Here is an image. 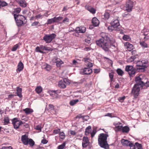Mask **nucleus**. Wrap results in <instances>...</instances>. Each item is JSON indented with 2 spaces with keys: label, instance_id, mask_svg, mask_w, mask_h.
<instances>
[{
  "label": "nucleus",
  "instance_id": "obj_35",
  "mask_svg": "<svg viewBox=\"0 0 149 149\" xmlns=\"http://www.w3.org/2000/svg\"><path fill=\"white\" fill-rule=\"evenodd\" d=\"M123 126H117L115 127V130L116 132L122 131Z\"/></svg>",
  "mask_w": 149,
  "mask_h": 149
},
{
  "label": "nucleus",
  "instance_id": "obj_61",
  "mask_svg": "<svg viewBox=\"0 0 149 149\" xmlns=\"http://www.w3.org/2000/svg\"><path fill=\"white\" fill-rule=\"evenodd\" d=\"M91 39L90 38L88 37L85 39V41L88 43H89L91 42Z\"/></svg>",
  "mask_w": 149,
  "mask_h": 149
},
{
  "label": "nucleus",
  "instance_id": "obj_32",
  "mask_svg": "<svg viewBox=\"0 0 149 149\" xmlns=\"http://www.w3.org/2000/svg\"><path fill=\"white\" fill-rule=\"evenodd\" d=\"M63 63V62L61 60L60 58L58 59V61L56 63V66L57 67H60L61 65Z\"/></svg>",
  "mask_w": 149,
  "mask_h": 149
},
{
  "label": "nucleus",
  "instance_id": "obj_52",
  "mask_svg": "<svg viewBox=\"0 0 149 149\" xmlns=\"http://www.w3.org/2000/svg\"><path fill=\"white\" fill-rule=\"evenodd\" d=\"M135 57L134 56H131L130 57L127 59V61L129 62H131L134 61L136 59Z\"/></svg>",
  "mask_w": 149,
  "mask_h": 149
},
{
  "label": "nucleus",
  "instance_id": "obj_60",
  "mask_svg": "<svg viewBox=\"0 0 149 149\" xmlns=\"http://www.w3.org/2000/svg\"><path fill=\"white\" fill-rule=\"evenodd\" d=\"M60 129H57L54 130L53 131V133L56 134H57L60 133Z\"/></svg>",
  "mask_w": 149,
  "mask_h": 149
},
{
  "label": "nucleus",
  "instance_id": "obj_6",
  "mask_svg": "<svg viewBox=\"0 0 149 149\" xmlns=\"http://www.w3.org/2000/svg\"><path fill=\"white\" fill-rule=\"evenodd\" d=\"M125 70L128 72L130 77H133L134 76L136 73V69L132 66L127 65L125 67Z\"/></svg>",
  "mask_w": 149,
  "mask_h": 149
},
{
  "label": "nucleus",
  "instance_id": "obj_43",
  "mask_svg": "<svg viewBox=\"0 0 149 149\" xmlns=\"http://www.w3.org/2000/svg\"><path fill=\"white\" fill-rule=\"evenodd\" d=\"M59 136L60 138L62 139H64L65 136V135L63 132H60Z\"/></svg>",
  "mask_w": 149,
  "mask_h": 149
},
{
  "label": "nucleus",
  "instance_id": "obj_58",
  "mask_svg": "<svg viewBox=\"0 0 149 149\" xmlns=\"http://www.w3.org/2000/svg\"><path fill=\"white\" fill-rule=\"evenodd\" d=\"M109 77L110 78L111 81V82L113 81V75L112 73H109Z\"/></svg>",
  "mask_w": 149,
  "mask_h": 149
},
{
  "label": "nucleus",
  "instance_id": "obj_45",
  "mask_svg": "<svg viewBox=\"0 0 149 149\" xmlns=\"http://www.w3.org/2000/svg\"><path fill=\"white\" fill-rule=\"evenodd\" d=\"M140 44L141 46L144 48H147L148 47L147 44L143 41L140 42Z\"/></svg>",
  "mask_w": 149,
  "mask_h": 149
},
{
  "label": "nucleus",
  "instance_id": "obj_18",
  "mask_svg": "<svg viewBox=\"0 0 149 149\" xmlns=\"http://www.w3.org/2000/svg\"><path fill=\"white\" fill-rule=\"evenodd\" d=\"M92 72V70L89 68H85L83 70V73L84 74H89Z\"/></svg>",
  "mask_w": 149,
  "mask_h": 149
},
{
  "label": "nucleus",
  "instance_id": "obj_47",
  "mask_svg": "<svg viewBox=\"0 0 149 149\" xmlns=\"http://www.w3.org/2000/svg\"><path fill=\"white\" fill-rule=\"evenodd\" d=\"M31 25L32 26H41L40 23L38 21H35L31 24Z\"/></svg>",
  "mask_w": 149,
  "mask_h": 149
},
{
  "label": "nucleus",
  "instance_id": "obj_64",
  "mask_svg": "<svg viewBox=\"0 0 149 149\" xmlns=\"http://www.w3.org/2000/svg\"><path fill=\"white\" fill-rule=\"evenodd\" d=\"M86 65L88 67V68H89L93 66V63L90 62H89L87 64H86Z\"/></svg>",
  "mask_w": 149,
  "mask_h": 149
},
{
  "label": "nucleus",
  "instance_id": "obj_9",
  "mask_svg": "<svg viewBox=\"0 0 149 149\" xmlns=\"http://www.w3.org/2000/svg\"><path fill=\"white\" fill-rule=\"evenodd\" d=\"M140 91V87L137 85H135L131 93L133 94L134 98H136L139 94Z\"/></svg>",
  "mask_w": 149,
  "mask_h": 149
},
{
  "label": "nucleus",
  "instance_id": "obj_20",
  "mask_svg": "<svg viewBox=\"0 0 149 149\" xmlns=\"http://www.w3.org/2000/svg\"><path fill=\"white\" fill-rule=\"evenodd\" d=\"M136 66L137 69H144L146 67V66L142 64V62L140 61H138L137 62Z\"/></svg>",
  "mask_w": 149,
  "mask_h": 149
},
{
  "label": "nucleus",
  "instance_id": "obj_62",
  "mask_svg": "<svg viewBox=\"0 0 149 149\" xmlns=\"http://www.w3.org/2000/svg\"><path fill=\"white\" fill-rule=\"evenodd\" d=\"M130 147V149H136V146L135 145H134V144L131 143L130 144V145L129 146Z\"/></svg>",
  "mask_w": 149,
  "mask_h": 149
},
{
  "label": "nucleus",
  "instance_id": "obj_37",
  "mask_svg": "<svg viewBox=\"0 0 149 149\" xmlns=\"http://www.w3.org/2000/svg\"><path fill=\"white\" fill-rule=\"evenodd\" d=\"M54 22H55V20L54 17L53 18L48 19L47 21V24H51L52 23Z\"/></svg>",
  "mask_w": 149,
  "mask_h": 149
},
{
  "label": "nucleus",
  "instance_id": "obj_11",
  "mask_svg": "<svg viewBox=\"0 0 149 149\" xmlns=\"http://www.w3.org/2000/svg\"><path fill=\"white\" fill-rule=\"evenodd\" d=\"M86 29L84 26H80L77 27L75 31L78 33H84L86 31Z\"/></svg>",
  "mask_w": 149,
  "mask_h": 149
},
{
  "label": "nucleus",
  "instance_id": "obj_13",
  "mask_svg": "<svg viewBox=\"0 0 149 149\" xmlns=\"http://www.w3.org/2000/svg\"><path fill=\"white\" fill-rule=\"evenodd\" d=\"M29 139L26 134L22 135L21 137V140L23 144L25 145L28 144V141Z\"/></svg>",
  "mask_w": 149,
  "mask_h": 149
},
{
  "label": "nucleus",
  "instance_id": "obj_10",
  "mask_svg": "<svg viewBox=\"0 0 149 149\" xmlns=\"http://www.w3.org/2000/svg\"><path fill=\"white\" fill-rule=\"evenodd\" d=\"M133 2L130 0H128L126 2L125 8V10L127 12H130L133 6Z\"/></svg>",
  "mask_w": 149,
  "mask_h": 149
},
{
  "label": "nucleus",
  "instance_id": "obj_30",
  "mask_svg": "<svg viewBox=\"0 0 149 149\" xmlns=\"http://www.w3.org/2000/svg\"><path fill=\"white\" fill-rule=\"evenodd\" d=\"M42 90V89L41 86H38L35 89V91L37 93H40Z\"/></svg>",
  "mask_w": 149,
  "mask_h": 149
},
{
  "label": "nucleus",
  "instance_id": "obj_5",
  "mask_svg": "<svg viewBox=\"0 0 149 149\" xmlns=\"http://www.w3.org/2000/svg\"><path fill=\"white\" fill-rule=\"evenodd\" d=\"M56 35L54 33L45 34L43 37V40L47 43H50L56 37Z\"/></svg>",
  "mask_w": 149,
  "mask_h": 149
},
{
  "label": "nucleus",
  "instance_id": "obj_42",
  "mask_svg": "<svg viewBox=\"0 0 149 149\" xmlns=\"http://www.w3.org/2000/svg\"><path fill=\"white\" fill-rule=\"evenodd\" d=\"M44 66H45L44 67L45 69L47 71H49L52 69V66L46 64L44 65Z\"/></svg>",
  "mask_w": 149,
  "mask_h": 149
},
{
  "label": "nucleus",
  "instance_id": "obj_12",
  "mask_svg": "<svg viewBox=\"0 0 149 149\" xmlns=\"http://www.w3.org/2000/svg\"><path fill=\"white\" fill-rule=\"evenodd\" d=\"M89 141L87 136H84L83 138L82 146L83 148H86L89 144Z\"/></svg>",
  "mask_w": 149,
  "mask_h": 149
},
{
  "label": "nucleus",
  "instance_id": "obj_29",
  "mask_svg": "<svg viewBox=\"0 0 149 149\" xmlns=\"http://www.w3.org/2000/svg\"><path fill=\"white\" fill-rule=\"evenodd\" d=\"M130 130L129 128L127 126H125L123 127L122 132H123L127 133Z\"/></svg>",
  "mask_w": 149,
  "mask_h": 149
},
{
  "label": "nucleus",
  "instance_id": "obj_8",
  "mask_svg": "<svg viewBox=\"0 0 149 149\" xmlns=\"http://www.w3.org/2000/svg\"><path fill=\"white\" fill-rule=\"evenodd\" d=\"M12 123L13 124L14 128L17 129L20 125L24 124V122L18 120L17 118H14L12 120Z\"/></svg>",
  "mask_w": 149,
  "mask_h": 149
},
{
  "label": "nucleus",
  "instance_id": "obj_50",
  "mask_svg": "<svg viewBox=\"0 0 149 149\" xmlns=\"http://www.w3.org/2000/svg\"><path fill=\"white\" fill-rule=\"evenodd\" d=\"M97 132L96 129L94 128L93 129L92 132L91 133V137L93 138L95 136Z\"/></svg>",
  "mask_w": 149,
  "mask_h": 149
},
{
  "label": "nucleus",
  "instance_id": "obj_27",
  "mask_svg": "<svg viewBox=\"0 0 149 149\" xmlns=\"http://www.w3.org/2000/svg\"><path fill=\"white\" fill-rule=\"evenodd\" d=\"M54 110V106L52 104H50L48 105V107L47 108H46V110H47L49 111H50Z\"/></svg>",
  "mask_w": 149,
  "mask_h": 149
},
{
  "label": "nucleus",
  "instance_id": "obj_23",
  "mask_svg": "<svg viewBox=\"0 0 149 149\" xmlns=\"http://www.w3.org/2000/svg\"><path fill=\"white\" fill-rule=\"evenodd\" d=\"M23 111L27 115L30 114L33 112V110L32 109L29 108H26L23 109Z\"/></svg>",
  "mask_w": 149,
  "mask_h": 149
},
{
  "label": "nucleus",
  "instance_id": "obj_1",
  "mask_svg": "<svg viewBox=\"0 0 149 149\" xmlns=\"http://www.w3.org/2000/svg\"><path fill=\"white\" fill-rule=\"evenodd\" d=\"M102 38L96 41V43L97 45L106 52L109 51L110 47H115L113 44L115 42L114 39H111L109 37V35L107 33L102 32L100 34Z\"/></svg>",
  "mask_w": 149,
  "mask_h": 149
},
{
  "label": "nucleus",
  "instance_id": "obj_31",
  "mask_svg": "<svg viewBox=\"0 0 149 149\" xmlns=\"http://www.w3.org/2000/svg\"><path fill=\"white\" fill-rule=\"evenodd\" d=\"M55 20V22L60 23L59 22L62 20L63 19V17H62L59 16L58 17H54Z\"/></svg>",
  "mask_w": 149,
  "mask_h": 149
},
{
  "label": "nucleus",
  "instance_id": "obj_41",
  "mask_svg": "<svg viewBox=\"0 0 149 149\" xmlns=\"http://www.w3.org/2000/svg\"><path fill=\"white\" fill-rule=\"evenodd\" d=\"M145 83L141 81V79L138 82L136 83V84L135 85H137L138 86H141L144 85Z\"/></svg>",
  "mask_w": 149,
  "mask_h": 149
},
{
  "label": "nucleus",
  "instance_id": "obj_48",
  "mask_svg": "<svg viewBox=\"0 0 149 149\" xmlns=\"http://www.w3.org/2000/svg\"><path fill=\"white\" fill-rule=\"evenodd\" d=\"M40 49H41V50H48V51H50V49H48V47H46L45 46L42 45H41L40 46Z\"/></svg>",
  "mask_w": 149,
  "mask_h": 149
},
{
  "label": "nucleus",
  "instance_id": "obj_26",
  "mask_svg": "<svg viewBox=\"0 0 149 149\" xmlns=\"http://www.w3.org/2000/svg\"><path fill=\"white\" fill-rule=\"evenodd\" d=\"M91 126H89L87 127L85 130V134L86 136H88L91 132Z\"/></svg>",
  "mask_w": 149,
  "mask_h": 149
},
{
  "label": "nucleus",
  "instance_id": "obj_36",
  "mask_svg": "<svg viewBox=\"0 0 149 149\" xmlns=\"http://www.w3.org/2000/svg\"><path fill=\"white\" fill-rule=\"evenodd\" d=\"M9 118L8 116L5 117L4 118L3 121L5 125H7L10 123Z\"/></svg>",
  "mask_w": 149,
  "mask_h": 149
},
{
  "label": "nucleus",
  "instance_id": "obj_53",
  "mask_svg": "<svg viewBox=\"0 0 149 149\" xmlns=\"http://www.w3.org/2000/svg\"><path fill=\"white\" fill-rule=\"evenodd\" d=\"M136 148L137 149H141L142 148V146L141 144L138 143H135Z\"/></svg>",
  "mask_w": 149,
  "mask_h": 149
},
{
  "label": "nucleus",
  "instance_id": "obj_4",
  "mask_svg": "<svg viewBox=\"0 0 149 149\" xmlns=\"http://www.w3.org/2000/svg\"><path fill=\"white\" fill-rule=\"evenodd\" d=\"M111 26H109L108 28V29L112 31L113 30H116L118 28H119L120 26L119 21L117 18L114 19L111 22Z\"/></svg>",
  "mask_w": 149,
  "mask_h": 149
},
{
  "label": "nucleus",
  "instance_id": "obj_24",
  "mask_svg": "<svg viewBox=\"0 0 149 149\" xmlns=\"http://www.w3.org/2000/svg\"><path fill=\"white\" fill-rule=\"evenodd\" d=\"M22 89L19 87L17 88V95L19 97L21 98L22 97Z\"/></svg>",
  "mask_w": 149,
  "mask_h": 149
},
{
  "label": "nucleus",
  "instance_id": "obj_44",
  "mask_svg": "<svg viewBox=\"0 0 149 149\" xmlns=\"http://www.w3.org/2000/svg\"><path fill=\"white\" fill-rule=\"evenodd\" d=\"M78 102L79 100L78 99L72 100L70 102V105L73 106Z\"/></svg>",
  "mask_w": 149,
  "mask_h": 149
},
{
  "label": "nucleus",
  "instance_id": "obj_49",
  "mask_svg": "<svg viewBox=\"0 0 149 149\" xmlns=\"http://www.w3.org/2000/svg\"><path fill=\"white\" fill-rule=\"evenodd\" d=\"M69 19L67 17L64 18L62 22V23H64L65 24H68L69 22Z\"/></svg>",
  "mask_w": 149,
  "mask_h": 149
},
{
  "label": "nucleus",
  "instance_id": "obj_3",
  "mask_svg": "<svg viewBox=\"0 0 149 149\" xmlns=\"http://www.w3.org/2000/svg\"><path fill=\"white\" fill-rule=\"evenodd\" d=\"M14 18L17 26H21L25 24V20H26V17L23 15H14Z\"/></svg>",
  "mask_w": 149,
  "mask_h": 149
},
{
  "label": "nucleus",
  "instance_id": "obj_19",
  "mask_svg": "<svg viewBox=\"0 0 149 149\" xmlns=\"http://www.w3.org/2000/svg\"><path fill=\"white\" fill-rule=\"evenodd\" d=\"M144 32L142 35L144 36L143 38L145 40H147L149 39V36H148V32L149 31V30L148 29H144Z\"/></svg>",
  "mask_w": 149,
  "mask_h": 149
},
{
  "label": "nucleus",
  "instance_id": "obj_28",
  "mask_svg": "<svg viewBox=\"0 0 149 149\" xmlns=\"http://www.w3.org/2000/svg\"><path fill=\"white\" fill-rule=\"evenodd\" d=\"M109 13L108 12H105L102 16V18L105 20H107L109 18Z\"/></svg>",
  "mask_w": 149,
  "mask_h": 149
},
{
  "label": "nucleus",
  "instance_id": "obj_63",
  "mask_svg": "<svg viewBox=\"0 0 149 149\" xmlns=\"http://www.w3.org/2000/svg\"><path fill=\"white\" fill-rule=\"evenodd\" d=\"M59 58L55 57L52 59V61L54 63H56L57 61H58V59H59Z\"/></svg>",
  "mask_w": 149,
  "mask_h": 149
},
{
  "label": "nucleus",
  "instance_id": "obj_57",
  "mask_svg": "<svg viewBox=\"0 0 149 149\" xmlns=\"http://www.w3.org/2000/svg\"><path fill=\"white\" fill-rule=\"evenodd\" d=\"M43 15H41V14H39L36 16V19H42L43 17Z\"/></svg>",
  "mask_w": 149,
  "mask_h": 149
},
{
  "label": "nucleus",
  "instance_id": "obj_39",
  "mask_svg": "<svg viewBox=\"0 0 149 149\" xmlns=\"http://www.w3.org/2000/svg\"><path fill=\"white\" fill-rule=\"evenodd\" d=\"M118 74L120 76H122L124 74V72L120 68L116 70Z\"/></svg>",
  "mask_w": 149,
  "mask_h": 149
},
{
  "label": "nucleus",
  "instance_id": "obj_7",
  "mask_svg": "<svg viewBox=\"0 0 149 149\" xmlns=\"http://www.w3.org/2000/svg\"><path fill=\"white\" fill-rule=\"evenodd\" d=\"M70 84V82L68 79L65 78L63 80H61L59 81L58 86L61 88H65L66 87V85Z\"/></svg>",
  "mask_w": 149,
  "mask_h": 149
},
{
  "label": "nucleus",
  "instance_id": "obj_38",
  "mask_svg": "<svg viewBox=\"0 0 149 149\" xmlns=\"http://www.w3.org/2000/svg\"><path fill=\"white\" fill-rule=\"evenodd\" d=\"M132 56H134L135 58H136L138 57V55L137 54V52L136 50H134L132 52Z\"/></svg>",
  "mask_w": 149,
  "mask_h": 149
},
{
  "label": "nucleus",
  "instance_id": "obj_22",
  "mask_svg": "<svg viewBox=\"0 0 149 149\" xmlns=\"http://www.w3.org/2000/svg\"><path fill=\"white\" fill-rule=\"evenodd\" d=\"M121 143L123 145L126 146H130L131 143L127 140L123 139L121 141Z\"/></svg>",
  "mask_w": 149,
  "mask_h": 149
},
{
  "label": "nucleus",
  "instance_id": "obj_25",
  "mask_svg": "<svg viewBox=\"0 0 149 149\" xmlns=\"http://www.w3.org/2000/svg\"><path fill=\"white\" fill-rule=\"evenodd\" d=\"M21 9L20 8H17L14 10V11H12V14L13 15L14 17V15H17L16 14L19 13L21 11Z\"/></svg>",
  "mask_w": 149,
  "mask_h": 149
},
{
  "label": "nucleus",
  "instance_id": "obj_14",
  "mask_svg": "<svg viewBox=\"0 0 149 149\" xmlns=\"http://www.w3.org/2000/svg\"><path fill=\"white\" fill-rule=\"evenodd\" d=\"M85 8L86 10L93 14H94L96 13V10L91 6L86 5L85 6Z\"/></svg>",
  "mask_w": 149,
  "mask_h": 149
},
{
  "label": "nucleus",
  "instance_id": "obj_51",
  "mask_svg": "<svg viewBox=\"0 0 149 149\" xmlns=\"http://www.w3.org/2000/svg\"><path fill=\"white\" fill-rule=\"evenodd\" d=\"M90 60L89 57L87 56H86L83 58L82 61H84L85 63H86L88 62H89Z\"/></svg>",
  "mask_w": 149,
  "mask_h": 149
},
{
  "label": "nucleus",
  "instance_id": "obj_46",
  "mask_svg": "<svg viewBox=\"0 0 149 149\" xmlns=\"http://www.w3.org/2000/svg\"><path fill=\"white\" fill-rule=\"evenodd\" d=\"M66 143L65 142L59 145L57 147V149H63L65 147Z\"/></svg>",
  "mask_w": 149,
  "mask_h": 149
},
{
  "label": "nucleus",
  "instance_id": "obj_40",
  "mask_svg": "<svg viewBox=\"0 0 149 149\" xmlns=\"http://www.w3.org/2000/svg\"><path fill=\"white\" fill-rule=\"evenodd\" d=\"M123 39L125 41H130L131 40L130 36L127 35H124L123 37Z\"/></svg>",
  "mask_w": 149,
  "mask_h": 149
},
{
  "label": "nucleus",
  "instance_id": "obj_16",
  "mask_svg": "<svg viewBox=\"0 0 149 149\" xmlns=\"http://www.w3.org/2000/svg\"><path fill=\"white\" fill-rule=\"evenodd\" d=\"M24 66L23 63L20 61L18 64L17 66V68L16 71L17 73H18L22 70L24 69Z\"/></svg>",
  "mask_w": 149,
  "mask_h": 149
},
{
  "label": "nucleus",
  "instance_id": "obj_15",
  "mask_svg": "<svg viewBox=\"0 0 149 149\" xmlns=\"http://www.w3.org/2000/svg\"><path fill=\"white\" fill-rule=\"evenodd\" d=\"M16 1L20 6L23 8L26 7L27 3L25 0H16Z\"/></svg>",
  "mask_w": 149,
  "mask_h": 149
},
{
  "label": "nucleus",
  "instance_id": "obj_56",
  "mask_svg": "<svg viewBox=\"0 0 149 149\" xmlns=\"http://www.w3.org/2000/svg\"><path fill=\"white\" fill-rule=\"evenodd\" d=\"M1 149H13L11 146H3Z\"/></svg>",
  "mask_w": 149,
  "mask_h": 149
},
{
  "label": "nucleus",
  "instance_id": "obj_21",
  "mask_svg": "<svg viewBox=\"0 0 149 149\" xmlns=\"http://www.w3.org/2000/svg\"><path fill=\"white\" fill-rule=\"evenodd\" d=\"M92 22L93 25L95 26H98L99 23V21L95 17L93 18Z\"/></svg>",
  "mask_w": 149,
  "mask_h": 149
},
{
  "label": "nucleus",
  "instance_id": "obj_59",
  "mask_svg": "<svg viewBox=\"0 0 149 149\" xmlns=\"http://www.w3.org/2000/svg\"><path fill=\"white\" fill-rule=\"evenodd\" d=\"M125 97L124 96L122 97H120L118 98V100L120 102H123L124 99H125Z\"/></svg>",
  "mask_w": 149,
  "mask_h": 149
},
{
  "label": "nucleus",
  "instance_id": "obj_34",
  "mask_svg": "<svg viewBox=\"0 0 149 149\" xmlns=\"http://www.w3.org/2000/svg\"><path fill=\"white\" fill-rule=\"evenodd\" d=\"M28 144L31 147L35 145V142L31 139H29L28 141Z\"/></svg>",
  "mask_w": 149,
  "mask_h": 149
},
{
  "label": "nucleus",
  "instance_id": "obj_2",
  "mask_svg": "<svg viewBox=\"0 0 149 149\" xmlns=\"http://www.w3.org/2000/svg\"><path fill=\"white\" fill-rule=\"evenodd\" d=\"M109 135L107 134H100L98 136V144L101 147L105 149L109 148L107 139Z\"/></svg>",
  "mask_w": 149,
  "mask_h": 149
},
{
  "label": "nucleus",
  "instance_id": "obj_33",
  "mask_svg": "<svg viewBox=\"0 0 149 149\" xmlns=\"http://www.w3.org/2000/svg\"><path fill=\"white\" fill-rule=\"evenodd\" d=\"M7 5L8 3L6 2L0 0V8L1 7L5 6Z\"/></svg>",
  "mask_w": 149,
  "mask_h": 149
},
{
  "label": "nucleus",
  "instance_id": "obj_54",
  "mask_svg": "<svg viewBox=\"0 0 149 149\" xmlns=\"http://www.w3.org/2000/svg\"><path fill=\"white\" fill-rule=\"evenodd\" d=\"M19 47V45L18 44H17L13 46L12 49V51H15Z\"/></svg>",
  "mask_w": 149,
  "mask_h": 149
},
{
  "label": "nucleus",
  "instance_id": "obj_55",
  "mask_svg": "<svg viewBox=\"0 0 149 149\" xmlns=\"http://www.w3.org/2000/svg\"><path fill=\"white\" fill-rule=\"evenodd\" d=\"M35 50L36 52H39L42 53H44V52L41 50L40 47H37L36 48Z\"/></svg>",
  "mask_w": 149,
  "mask_h": 149
},
{
  "label": "nucleus",
  "instance_id": "obj_17",
  "mask_svg": "<svg viewBox=\"0 0 149 149\" xmlns=\"http://www.w3.org/2000/svg\"><path fill=\"white\" fill-rule=\"evenodd\" d=\"M124 45L125 48L129 51H130L133 48V45L128 42H125Z\"/></svg>",
  "mask_w": 149,
  "mask_h": 149
}]
</instances>
